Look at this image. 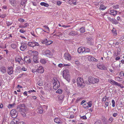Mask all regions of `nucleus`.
<instances>
[{"instance_id": "38", "label": "nucleus", "mask_w": 124, "mask_h": 124, "mask_svg": "<svg viewBox=\"0 0 124 124\" xmlns=\"http://www.w3.org/2000/svg\"><path fill=\"white\" fill-rule=\"evenodd\" d=\"M40 62L43 64H45L46 63V61L45 60L43 59H41L40 61Z\"/></svg>"}, {"instance_id": "36", "label": "nucleus", "mask_w": 124, "mask_h": 124, "mask_svg": "<svg viewBox=\"0 0 124 124\" xmlns=\"http://www.w3.org/2000/svg\"><path fill=\"white\" fill-rule=\"evenodd\" d=\"M84 108L86 109H88V106L87 102H86L83 105Z\"/></svg>"}, {"instance_id": "23", "label": "nucleus", "mask_w": 124, "mask_h": 124, "mask_svg": "<svg viewBox=\"0 0 124 124\" xmlns=\"http://www.w3.org/2000/svg\"><path fill=\"white\" fill-rule=\"evenodd\" d=\"M84 49L81 47H79L78 49V53L79 54H80L81 53H84Z\"/></svg>"}, {"instance_id": "10", "label": "nucleus", "mask_w": 124, "mask_h": 124, "mask_svg": "<svg viewBox=\"0 0 124 124\" xmlns=\"http://www.w3.org/2000/svg\"><path fill=\"white\" fill-rule=\"evenodd\" d=\"M13 68L12 66L8 67L7 70V72L9 75L12 74L13 72Z\"/></svg>"}, {"instance_id": "17", "label": "nucleus", "mask_w": 124, "mask_h": 124, "mask_svg": "<svg viewBox=\"0 0 124 124\" xmlns=\"http://www.w3.org/2000/svg\"><path fill=\"white\" fill-rule=\"evenodd\" d=\"M78 35V33L77 32L73 30L71 31L69 34V35L72 36H75Z\"/></svg>"}, {"instance_id": "30", "label": "nucleus", "mask_w": 124, "mask_h": 124, "mask_svg": "<svg viewBox=\"0 0 124 124\" xmlns=\"http://www.w3.org/2000/svg\"><path fill=\"white\" fill-rule=\"evenodd\" d=\"M84 53H89L90 52V49L88 48H85L84 49Z\"/></svg>"}, {"instance_id": "52", "label": "nucleus", "mask_w": 124, "mask_h": 124, "mask_svg": "<svg viewBox=\"0 0 124 124\" xmlns=\"http://www.w3.org/2000/svg\"><path fill=\"white\" fill-rule=\"evenodd\" d=\"M37 30L38 31H43L45 32H46V31L44 30H43L42 28H38L37 29Z\"/></svg>"}, {"instance_id": "60", "label": "nucleus", "mask_w": 124, "mask_h": 124, "mask_svg": "<svg viewBox=\"0 0 124 124\" xmlns=\"http://www.w3.org/2000/svg\"><path fill=\"white\" fill-rule=\"evenodd\" d=\"M21 114L22 116L23 117H25L26 116V113L23 112H22Z\"/></svg>"}, {"instance_id": "22", "label": "nucleus", "mask_w": 124, "mask_h": 124, "mask_svg": "<svg viewBox=\"0 0 124 124\" xmlns=\"http://www.w3.org/2000/svg\"><path fill=\"white\" fill-rule=\"evenodd\" d=\"M54 122L58 124L61 123V120L58 117L55 118L54 119Z\"/></svg>"}, {"instance_id": "54", "label": "nucleus", "mask_w": 124, "mask_h": 124, "mask_svg": "<svg viewBox=\"0 0 124 124\" xmlns=\"http://www.w3.org/2000/svg\"><path fill=\"white\" fill-rule=\"evenodd\" d=\"M57 4L59 6L62 3V2L61 1H58L56 2Z\"/></svg>"}, {"instance_id": "14", "label": "nucleus", "mask_w": 124, "mask_h": 124, "mask_svg": "<svg viewBox=\"0 0 124 124\" xmlns=\"http://www.w3.org/2000/svg\"><path fill=\"white\" fill-rule=\"evenodd\" d=\"M86 39L87 40V43L90 44H92L93 42V39L91 37H87Z\"/></svg>"}, {"instance_id": "9", "label": "nucleus", "mask_w": 124, "mask_h": 124, "mask_svg": "<svg viewBox=\"0 0 124 124\" xmlns=\"http://www.w3.org/2000/svg\"><path fill=\"white\" fill-rule=\"evenodd\" d=\"M97 67L101 70H107V67L99 63L97 64Z\"/></svg>"}, {"instance_id": "59", "label": "nucleus", "mask_w": 124, "mask_h": 124, "mask_svg": "<svg viewBox=\"0 0 124 124\" xmlns=\"http://www.w3.org/2000/svg\"><path fill=\"white\" fill-rule=\"evenodd\" d=\"M29 26V24L28 23H26L24 24L23 25L24 28L26 27Z\"/></svg>"}, {"instance_id": "46", "label": "nucleus", "mask_w": 124, "mask_h": 124, "mask_svg": "<svg viewBox=\"0 0 124 124\" xmlns=\"http://www.w3.org/2000/svg\"><path fill=\"white\" fill-rule=\"evenodd\" d=\"M11 46L13 48L15 49L16 47V44H13L11 45Z\"/></svg>"}, {"instance_id": "24", "label": "nucleus", "mask_w": 124, "mask_h": 124, "mask_svg": "<svg viewBox=\"0 0 124 124\" xmlns=\"http://www.w3.org/2000/svg\"><path fill=\"white\" fill-rule=\"evenodd\" d=\"M88 58H90V60L92 61H95L96 62L97 61H98V60L96 59L94 57L92 56H89Z\"/></svg>"}, {"instance_id": "26", "label": "nucleus", "mask_w": 124, "mask_h": 124, "mask_svg": "<svg viewBox=\"0 0 124 124\" xmlns=\"http://www.w3.org/2000/svg\"><path fill=\"white\" fill-rule=\"evenodd\" d=\"M35 52H37L36 51H32L31 50H29V51H28V53H30V55L31 56H34L35 55Z\"/></svg>"}, {"instance_id": "11", "label": "nucleus", "mask_w": 124, "mask_h": 124, "mask_svg": "<svg viewBox=\"0 0 124 124\" xmlns=\"http://www.w3.org/2000/svg\"><path fill=\"white\" fill-rule=\"evenodd\" d=\"M15 60L16 62H18L19 64H22L24 62L23 60L21 57L16 58Z\"/></svg>"}, {"instance_id": "25", "label": "nucleus", "mask_w": 124, "mask_h": 124, "mask_svg": "<svg viewBox=\"0 0 124 124\" xmlns=\"http://www.w3.org/2000/svg\"><path fill=\"white\" fill-rule=\"evenodd\" d=\"M18 122L16 119H13L11 121L10 124H17Z\"/></svg>"}, {"instance_id": "20", "label": "nucleus", "mask_w": 124, "mask_h": 124, "mask_svg": "<svg viewBox=\"0 0 124 124\" xmlns=\"http://www.w3.org/2000/svg\"><path fill=\"white\" fill-rule=\"evenodd\" d=\"M66 75H70L69 71L67 70H64L63 72V77H65Z\"/></svg>"}, {"instance_id": "57", "label": "nucleus", "mask_w": 124, "mask_h": 124, "mask_svg": "<svg viewBox=\"0 0 124 124\" xmlns=\"http://www.w3.org/2000/svg\"><path fill=\"white\" fill-rule=\"evenodd\" d=\"M18 21L20 22H23L24 21V20L22 18H20L19 19H18Z\"/></svg>"}, {"instance_id": "21", "label": "nucleus", "mask_w": 124, "mask_h": 124, "mask_svg": "<svg viewBox=\"0 0 124 124\" xmlns=\"http://www.w3.org/2000/svg\"><path fill=\"white\" fill-rule=\"evenodd\" d=\"M77 0H69V2L70 4H73L74 5H76V1Z\"/></svg>"}, {"instance_id": "55", "label": "nucleus", "mask_w": 124, "mask_h": 124, "mask_svg": "<svg viewBox=\"0 0 124 124\" xmlns=\"http://www.w3.org/2000/svg\"><path fill=\"white\" fill-rule=\"evenodd\" d=\"M25 31H26L23 29H20L19 31V32L22 33H23L25 32Z\"/></svg>"}, {"instance_id": "48", "label": "nucleus", "mask_w": 124, "mask_h": 124, "mask_svg": "<svg viewBox=\"0 0 124 124\" xmlns=\"http://www.w3.org/2000/svg\"><path fill=\"white\" fill-rule=\"evenodd\" d=\"M112 33L114 34V35L116 34V30L115 28H113L112 30Z\"/></svg>"}, {"instance_id": "44", "label": "nucleus", "mask_w": 124, "mask_h": 124, "mask_svg": "<svg viewBox=\"0 0 124 124\" xmlns=\"http://www.w3.org/2000/svg\"><path fill=\"white\" fill-rule=\"evenodd\" d=\"M27 1H25L24 0H22L21 1V4L22 6H25V3Z\"/></svg>"}, {"instance_id": "7", "label": "nucleus", "mask_w": 124, "mask_h": 124, "mask_svg": "<svg viewBox=\"0 0 124 124\" xmlns=\"http://www.w3.org/2000/svg\"><path fill=\"white\" fill-rule=\"evenodd\" d=\"M108 12L109 14L113 15L114 16L116 15L117 13V11L114 10L112 8L109 9Z\"/></svg>"}, {"instance_id": "32", "label": "nucleus", "mask_w": 124, "mask_h": 124, "mask_svg": "<svg viewBox=\"0 0 124 124\" xmlns=\"http://www.w3.org/2000/svg\"><path fill=\"white\" fill-rule=\"evenodd\" d=\"M106 8V7H105L104 5L102 4L100 5L99 8V9L101 10H105Z\"/></svg>"}, {"instance_id": "29", "label": "nucleus", "mask_w": 124, "mask_h": 124, "mask_svg": "<svg viewBox=\"0 0 124 124\" xmlns=\"http://www.w3.org/2000/svg\"><path fill=\"white\" fill-rule=\"evenodd\" d=\"M16 0H12L10 2V3L13 6H15L16 4Z\"/></svg>"}, {"instance_id": "1", "label": "nucleus", "mask_w": 124, "mask_h": 124, "mask_svg": "<svg viewBox=\"0 0 124 124\" xmlns=\"http://www.w3.org/2000/svg\"><path fill=\"white\" fill-rule=\"evenodd\" d=\"M77 81L78 85L82 87L85 86V85L82 78H77Z\"/></svg>"}, {"instance_id": "18", "label": "nucleus", "mask_w": 124, "mask_h": 124, "mask_svg": "<svg viewBox=\"0 0 124 124\" xmlns=\"http://www.w3.org/2000/svg\"><path fill=\"white\" fill-rule=\"evenodd\" d=\"M65 59L68 60H70L71 59L70 54L68 53H65L64 54Z\"/></svg>"}, {"instance_id": "61", "label": "nucleus", "mask_w": 124, "mask_h": 124, "mask_svg": "<svg viewBox=\"0 0 124 124\" xmlns=\"http://www.w3.org/2000/svg\"><path fill=\"white\" fill-rule=\"evenodd\" d=\"M115 56H116V57L115 58V60H119L120 59V57L119 56H117V55H115Z\"/></svg>"}, {"instance_id": "42", "label": "nucleus", "mask_w": 124, "mask_h": 124, "mask_svg": "<svg viewBox=\"0 0 124 124\" xmlns=\"http://www.w3.org/2000/svg\"><path fill=\"white\" fill-rule=\"evenodd\" d=\"M121 79V78L119 77H116L115 78V80L119 81H122Z\"/></svg>"}, {"instance_id": "45", "label": "nucleus", "mask_w": 124, "mask_h": 124, "mask_svg": "<svg viewBox=\"0 0 124 124\" xmlns=\"http://www.w3.org/2000/svg\"><path fill=\"white\" fill-rule=\"evenodd\" d=\"M80 31L81 33H83L85 32L84 28L83 27L81 28L80 29Z\"/></svg>"}, {"instance_id": "27", "label": "nucleus", "mask_w": 124, "mask_h": 124, "mask_svg": "<svg viewBox=\"0 0 124 124\" xmlns=\"http://www.w3.org/2000/svg\"><path fill=\"white\" fill-rule=\"evenodd\" d=\"M108 81L110 83L112 84L113 85H115L116 82L115 81L112 79H109L108 80Z\"/></svg>"}, {"instance_id": "5", "label": "nucleus", "mask_w": 124, "mask_h": 124, "mask_svg": "<svg viewBox=\"0 0 124 124\" xmlns=\"http://www.w3.org/2000/svg\"><path fill=\"white\" fill-rule=\"evenodd\" d=\"M54 85L53 86V88L55 90H56L60 86V84L59 81L57 80H54V82L53 83Z\"/></svg>"}, {"instance_id": "8", "label": "nucleus", "mask_w": 124, "mask_h": 124, "mask_svg": "<svg viewBox=\"0 0 124 124\" xmlns=\"http://www.w3.org/2000/svg\"><path fill=\"white\" fill-rule=\"evenodd\" d=\"M27 44L26 43H22L21 44L20 47V49L22 51L25 50L27 48Z\"/></svg>"}, {"instance_id": "33", "label": "nucleus", "mask_w": 124, "mask_h": 124, "mask_svg": "<svg viewBox=\"0 0 124 124\" xmlns=\"http://www.w3.org/2000/svg\"><path fill=\"white\" fill-rule=\"evenodd\" d=\"M111 22H112V23L113 24H118L119 22H118L117 21L114 19H113L112 20Z\"/></svg>"}, {"instance_id": "4", "label": "nucleus", "mask_w": 124, "mask_h": 124, "mask_svg": "<svg viewBox=\"0 0 124 124\" xmlns=\"http://www.w3.org/2000/svg\"><path fill=\"white\" fill-rule=\"evenodd\" d=\"M10 116L12 117L15 118L17 116L18 112L16 110L13 109L10 111Z\"/></svg>"}, {"instance_id": "47", "label": "nucleus", "mask_w": 124, "mask_h": 124, "mask_svg": "<svg viewBox=\"0 0 124 124\" xmlns=\"http://www.w3.org/2000/svg\"><path fill=\"white\" fill-rule=\"evenodd\" d=\"M7 16V15L5 14H0V17L2 18H4L6 17Z\"/></svg>"}, {"instance_id": "41", "label": "nucleus", "mask_w": 124, "mask_h": 124, "mask_svg": "<svg viewBox=\"0 0 124 124\" xmlns=\"http://www.w3.org/2000/svg\"><path fill=\"white\" fill-rule=\"evenodd\" d=\"M53 42L52 40L48 41L46 43V45H49L53 43Z\"/></svg>"}, {"instance_id": "53", "label": "nucleus", "mask_w": 124, "mask_h": 124, "mask_svg": "<svg viewBox=\"0 0 124 124\" xmlns=\"http://www.w3.org/2000/svg\"><path fill=\"white\" fill-rule=\"evenodd\" d=\"M88 105V107H90L92 106V102L91 101H90L88 102L87 103Z\"/></svg>"}, {"instance_id": "31", "label": "nucleus", "mask_w": 124, "mask_h": 124, "mask_svg": "<svg viewBox=\"0 0 124 124\" xmlns=\"http://www.w3.org/2000/svg\"><path fill=\"white\" fill-rule=\"evenodd\" d=\"M17 110L19 112H21L24 110V109L23 108H21V107H19L18 106H17Z\"/></svg>"}, {"instance_id": "40", "label": "nucleus", "mask_w": 124, "mask_h": 124, "mask_svg": "<svg viewBox=\"0 0 124 124\" xmlns=\"http://www.w3.org/2000/svg\"><path fill=\"white\" fill-rule=\"evenodd\" d=\"M62 89H59L56 91V93L59 94H61L62 93Z\"/></svg>"}, {"instance_id": "63", "label": "nucleus", "mask_w": 124, "mask_h": 124, "mask_svg": "<svg viewBox=\"0 0 124 124\" xmlns=\"http://www.w3.org/2000/svg\"><path fill=\"white\" fill-rule=\"evenodd\" d=\"M24 74H21L19 75L18 76V78H20L22 77L23 75Z\"/></svg>"}, {"instance_id": "16", "label": "nucleus", "mask_w": 124, "mask_h": 124, "mask_svg": "<svg viewBox=\"0 0 124 124\" xmlns=\"http://www.w3.org/2000/svg\"><path fill=\"white\" fill-rule=\"evenodd\" d=\"M24 61L27 63H29L31 62V60L29 57L25 56L24 58Z\"/></svg>"}, {"instance_id": "51", "label": "nucleus", "mask_w": 124, "mask_h": 124, "mask_svg": "<svg viewBox=\"0 0 124 124\" xmlns=\"http://www.w3.org/2000/svg\"><path fill=\"white\" fill-rule=\"evenodd\" d=\"M112 107H114L115 106V102L114 100H112Z\"/></svg>"}, {"instance_id": "28", "label": "nucleus", "mask_w": 124, "mask_h": 124, "mask_svg": "<svg viewBox=\"0 0 124 124\" xmlns=\"http://www.w3.org/2000/svg\"><path fill=\"white\" fill-rule=\"evenodd\" d=\"M38 108V109H39V110L38 112L40 114L42 113L43 112V108L41 106L39 107Z\"/></svg>"}, {"instance_id": "15", "label": "nucleus", "mask_w": 124, "mask_h": 124, "mask_svg": "<svg viewBox=\"0 0 124 124\" xmlns=\"http://www.w3.org/2000/svg\"><path fill=\"white\" fill-rule=\"evenodd\" d=\"M64 97V95L63 94L58 96L57 97L58 101L62 103L63 101Z\"/></svg>"}, {"instance_id": "62", "label": "nucleus", "mask_w": 124, "mask_h": 124, "mask_svg": "<svg viewBox=\"0 0 124 124\" xmlns=\"http://www.w3.org/2000/svg\"><path fill=\"white\" fill-rule=\"evenodd\" d=\"M105 108L107 107L108 106V102H106L105 103Z\"/></svg>"}, {"instance_id": "43", "label": "nucleus", "mask_w": 124, "mask_h": 124, "mask_svg": "<svg viewBox=\"0 0 124 124\" xmlns=\"http://www.w3.org/2000/svg\"><path fill=\"white\" fill-rule=\"evenodd\" d=\"M43 82L41 80H39L38 82H37V84H38L39 85L41 86L43 85Z\"/></svg>"}, {"instance_id": "35", "label": "nucleus", "mask_w": 124, "mask_h": 124, "mask_svg": "<svg viewBox=\"0 0 124 124\" xmlns=\"http://www.w3.org/2000/svg\"><path fill=\"white\" fill-rule=\"evenodd\" d=\"M40 4L42 6H44L46 7H47L49 6L48 4L44 2H41L40 3Z\"/></svg>"}, {"instance_id": "2", "label": "nucleus", "mask_w": 124, "mask_h": 124, "mask_svg": "<svg viewBox=\"0 0 124 124\" xmlns=\"http://www.w3.org/2000/svg\"><path fill=\"white\" fill-rule=\"evenodd\" d=\"M42 54L43 55H46L48 57H51L52 56V54L50 50L48 49H45L42 50Z\"/></svg>"}, {"instance_id": "3", "label": "nucleus", "mask_w": 124, "mask_h": 124, "mask_svg": "<svg viewBox=\"0 0 124 124\" xmlns=\"http://www.w3.org/2000/svg\"><path fill=\"white\" fill-rule=\"evenodd\" d=\"M88 80L90 83L93 84L98 83L99 81V79L92 77H89L88 78Z\"/></svg>"}, {"instance_id": "6", "label": "nucleus", "mask_w": 124, "mask_h": 124, "mask_svg": "<svg viewBox=\"0 0 124 124\" xmlns=\"http://www.w3.org/2000/svg\"><path fill=\"white\" fill-rule=\"evenodd\" d=\"M28 45L30 46L33 47L36 46H38L39 45V44L35 41H33L31 42H28Z\"/></svg>"}, {"instance_id": "58", "label": "nucleus", "mask_w": 124, "mask_h": 124, "mask_svg": "<svg viewBox=\"0 0 124 124\" xmlns=\"http://www.w3.org/2000/svg\"><path fill=\"white\" fill-rule=\"evenodd\" d=\"M106 100H107L106 97V96H105L102 98V101H105Z\"/></svg>"}, {"instance_id": "64", "label": "nucleus", "mask_w": 124, "mask_h": 124, "mask_svg": "<svg viewBox=\"0 0 124 124\" xmlns=\"http://www.w3.org/2000/svg\"><path fill=\"white\" fill-rule=\"evenodd\" d=\"M121 84L118 83L117 82H116L115 84V85L120 87V86Z\"/></svg>"}, {"instance_id": "56", "label": "nucleus", "mask_w": 124, "mask_h": 124, "mask_svg": "<svg viewBox=\"0 0 124 124\" xmlns=\"http://www.w3.org/2000/svg\"><path fill=\"white\" fill-rule=\"evenodd\" d=\"M81 119H87V117L85 116H81L80 117Z\"/></svg>"}, {"instance_id": "49", "label": "nucleus", "mask_w": 124, "mask_h": 124, "mask_svg": "<svg viewBox=\"0 0 124 124\" xmlns=\"http://www.w3.org/2000/svg\"><path fill=\"white\" fill-rule=\"evenodd\" d=\"M19 107H21L22 108H24L25 107V105L24 104H21L18 105Z\"/></svg>"}, {"instance_id": "13", "label": "nucleus", "mask_w": 124, "mask_h": 124, "mask_svg": "<svg viewBox=\"0 0 124 124\" xmlns=\"http://www.w3.org/2000/svg\"><path fill=\"white\" fill-rule=\"evenodd\" d=\"M36 71L41 73H43L44 71L43 67L41 66H40L38 68L37 70H35L34 72L33 71L32 72H36Z\"/></svg>"}, {"instance_id": "12", "label": "nucleus", "mask_w": 124, "mask_h": 124, "mask_svg": "<svg viewBox=\"0 0 124 124\" xmlns=\"http://www.w3.org/2000/svg\"><path fill=\"white\" fill-rule=\"evenodd\" d=\"M35 55L34 56L33 58V60L35 63H37L38 62V61L37 59V56L38 55V52H35Z\"/></svg>"}, {"instance_id": "39", "label": "nucleus", "mask_w": 124, "mask_h": 124, "mask_svg": "<svg viewBox=\"0 0 124 124\" xmlns=\"http://www.w3.org/2000/svg\"><path fill=\"white\" fill-rule=\"evenodd\" d=\"M119 43L118 42L115 41L113 44V46H114L116 47V46L118 45Z\"/></svg>"}, {"instance_id": "37", "label": "nucleus", "mask_w": 124, "mask_h": 124, "mask_svg": "<svg viewBox=\"0 0 124 124\" xmlns=\"http://www.w3.org/2000/svg\"><path fill=\"white\" fill-rule=\"evenodd\" d=\"M15 105V103H14L12 104H9L8 106V108H12L13 107L14 105Z\"/></svg>"}, {"instance_id": "50", "label": "nucleus", "mask_w": 124, "mask_h": 124, "mask_svg": "<svg viewBox=\"0 0 124 124\" xmlns=\"http://www.w3.org/2000/svg\"><path fill=\"white\" fill-rule=\"evenodd\" d=\"M120 77H121L124 76V72L123 71H121L119 74Z\"/></svg>"}, {"instance_id": "34", "label": "nucleus", "mask_w": 124, "mask_h": 124, "mask_svg": "<svg viewBox=\"0 0 124 124\" xmlns=\"http://www.w3.org/2000/svg\"><path fill=\"white\" fill-rule=\"evenodd\" d=\"M65 79L68 81H70V75H66L65 77H63Z\"/></svg>"}, {"instance_id": "19", "label": "nucleus", "mask_w": 124, "mask_h": 124, "mask_svg": "<svg viewBox=\"0 0 124 124\" xmlns=\"http://www.w3.org/2000/svg\"><path fill=\"white\" fill-rule=\"evenodd\" d=\"M0 71L2 73L5 74L6 72V68L4 66H2L0 68Z\"/></svg>"}]
</instances>
